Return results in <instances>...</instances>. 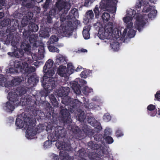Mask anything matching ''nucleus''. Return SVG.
<instances>
[{
    "label": "nucleus",
    "instance_id": "nucleus-1",
    "mask_svg": "<svg viewBox=\"0 0 160 160\" xmlns=\"http://www.w3.org/2000/svg\"><path fill=\"white\" fill-rule=\"evenodd\" d=\"M71 6L70 3L65 0H58L55 4V7L58 11L62 12L60 16L62 28L61 32L65 37L70 36L73 30L72 22L69 20L72 19L73 18H75L74 9L70 11L69 15H66Z\"/></svg>",
    "mask_w": 160,
    "mask_h": 160
},
{
    "label": "nucleus",
    "instance_id": "nucleus-2",
    "mask_svg": "<svg viewBox=\"0 0 160 160\" xmlns=\"http://www.w3.org/2000/svg\"><path fill=\"white\" fill-rule=\"evenodd\" d=\"M8 95L9 101L6 103L5 107L7 112H12L14 110L15 106L21 104L22 106H28V109L32 112L34 116L38 115L41 118V116L38 114L41 110L37 109L36 101L32 100L31 96L27 95L23 98H22L19 99L18 94L15 92H10Z\"/></svg>",
    "mask_w": 160,
    "mask_h": 160
},
{
    "label": "nucleus",
    "instance_id": "nucleus-3",
    "mask_svg": "<svg viewBox=\"0 0 160 160\" xmlns=\"http://www.w3.org/2000/svg\"><path fill=\"white\" fill-rule=\"evenodd\" d=\"M43 71L45 74L41 81L44 90L41 91L40 93L42 97L45 98L56 87L55 81L52 77L55 74V71L53 68L46 69L45 71L43 68Z\"/></svg>",
    "mask_w": 160,
    "mask_h": 160
},
{
    "label": "nucleus",
    "instance_id": "nucleus-4",
    "mask_svg": "<svg viewBox=\"0 0 160 160\" xmlns=\"http://www.w3.org/2000/svg\"><path fill=\"white\" fill-rule=\"evenodd\" d=\"M129 12L127 16L123 18L124 22L127 23L131 22L133 18H134L136 19L134 25L135 27L140 32L145 24V21L147 19L146 18H145V16H141L140 14V12H137V13H136L135 10H131V11Z\"/></svg>",
    "mask_w": 160,
    "mask_h": 160
},
{
    "label": "nucleus",
    "instance_id": "nucleus-5",
    "mask_svg": "<svg viewBox=\"0 0 160 160\" xmlns=\"http://www.w3.org/2000/svg\"><path fill=\"white\" fill-rule=\"evenodd\" d=\"M31 46L26 41H24L21 43L20 49L18 47L13 48V51L9 52L8 55L11 57H15L17 58H20V60H24L25 61H28L29 58L24 56L25 52H28L30 50Z\"/></svg>",
    "mask_w": 160,
    "mask_h": 160
},
{
    "label": "nucleus",
    "instance_id": "nucleus-6",
    "mask_svg": "<svg viewBox=\"0 0 160 160\" xmlns=\"http://www.w3.org/2000/svg\"><path fill=\"white\" fill-rule=\"evenodd\" d=\"M46 130L47 132H51V130L53 132L50 134V136H48L51 138V141L53 142L57 141L60 138L64 137L66 134V131L64 128L60 126H57L56 127H53L51 125H48L46 127Z\"/></svg>",
    "mask_w": 160,
    "mask_h": 160
},
{
    "label": "nucleus",
    "instance_id": "nucleus-7",
    "mask_svg": "<svg viewBox=\"0 0 160 160\" xmlns=\"http://www.w3.org/2000/svg\"><path fill=\"white\" fill-rule=\"evenodd\" d=\"M24 121L25 126L24 129L26 130V135L28 138L32 139L36 134L34 130L36 122L35 117H27L25 118Z\"/></svg>",
    "mask_w": 160,
    "mask_h": 160
},
{
    "label": "nucleus",
    "instance_id": "nucleus-8",
    "mask_svg": "<svg viewBox=\"0 0 160 160\" xmlns=\"http://www.w3.org/2000/svg\"><path fill=\"white\" fill-rule=\"evenodd\" d=\"M21 60V62L17 60L13 61L14 68L20 69L21 72L24 74L28 75L35 71L36 69L34 67L28 66V63L29 62V61Z\"/></svg>",
    "mask_w": 160,
    "mask_h": 160
},
{
    "label": "nucleus",
    "instance_id": "nucleus-9",
    "mask_svg": "<svg viewBox=\"0 0 160 160\" xmlns=\"http://www.w3.org/2000/svg\"><path fill=\"white\" fill-rule=\"evenodd\" d=\"M118 2L117 0H102L99 3V8L101 10L114 14L116 11Z\"/></svg>",
    "mask_w": 160,
    "mask_h": 160
},
{
    "label": "nucleus",
    "instance_id": "nucleus-10",
    "mask_svg": "<svg viewBox=\"0 0 160 160\" xmlns=\"http://www.w3.org/2000/svg\"><path fill=\"white\" fill-rule=\"evenodd\" d=\"M61 98L62 102L65 106H69L68 108L71 112L72 113L75 110H78V108H80V102L77 100H72V98L68 96Z\"/></svg>",
    "mask_w": 160,
    "mask_h": 160
},
{
    "label": "nucleus",
    "instance_id": "nucleus-11",
    "mask_svg": "<svg viewBox=\"0 0 160 160\" xmlns=\"http://www.w3.org/2000/svg\"><path fill=\"white\" fill-rule=\"evenodd\" d=\"M148 5H147L145 7L141 8V9L140 11V14L141 16L144 17L145 16V18H146V21H147L148 17L149 18L152 19L156 17L157 11L155 10V6H151L149 7Z\"/></svg>",
    "mask_w": 160,
    "mask_h": 160
},
{
    "label": "nucleus",
    "instance_id": "nucleus-12",
    "mask_svg": "<svg viewBox=\"0 0 160 160\" xmlns=\"http://www.w3.org/2000/svg\"><path fill=\"white\" fill-rule=\"evenodd\" d=\"M65 107V106L61 105L60 107L61 119L64 125H67V126H68L69 127L70 125L72 122V120L70 118V114L68 110Z\"/></svg>",
    "mask_w": 160,
    "mask_h": 160
},
{
    "label": "nucleus",
    "instance_id": "nucleus-13",
    "mask_svg": "<svg viewBox=\"0 0 160 160\" xmlns=\"http://www.w3.org/2000/svg\"><path fill=\"white\" fill-rule=\"evenodd\" d=\"M113 23L112 22H109L106 24L104 27L105 32L101 34L99 33V38L102 40L110 39L113 33Z\"/></svg>",
    "mask_w": 160,
    "mask_h": 160
},
{
    "label": "nucleus",
    "instance_id": "nucleus-14",
    "mask_svg": "<svg viewBox=\"0 0 160 160\" xmlns=\"http://www.w3.org/2000/svg\"><path fill=\"white\" fill-rule=\"evenodd\" d=\"M105 149L103 148H100L99 154L91 152H89L88 156L91 160H105L104 158H107V155L105 154Z\"/></svg>",
    "mask_w": 160,
    "mask_h": 160
},
{
    "label": "nucleus",
    "instance_id": "nucleus-15",
    "mask_svg": "<svg viewBox=\"0 0 160 160\" xmlns=\"http://www.w3.org/2000/svg\"><path fill=\"white\" fill-rule=\"evenodd\" d=\"M149 2L151 3H155L156 2V0H139L137 2L135 8L138 12H139L141 9V8L145 7L148 5L149 7L151 6L149 5Z\"/></svg>",
    "mask_w": 160,
    "mask_h": 160
},
{
    "label": "nucleus",
    "instance_id": "nucleus-16",
    "mask_svg": "<svg viewBox=\"0 0 160 160\" xmlns=\"http://www.w3.org/2000/svg\"><path fill=\"white\" fill-rule=\"evenodd\" d=\"M68 141L69 142H65L58 141L56 142V145L60 151H64L65 152L69 151L70 150L71 145L69 142L70 141Z\"/></svg>",
    "mask_w": 160,
    "mask_h": 160
},
{
    "label": "nucleus",
    "instance_id": "nucleus-17",
    "mask_svg": "<svg viewBox=\"0 0 160 160\" xmlns=\"http://www.w3.org/2000/svg\"><path fill=\"white\" fill-rule=\"evenodd\" d=\"M71 88L74 93L77 94H80L81 93V86L78 82H73L70 83Z\"/></svg>",
    "mask_w": 160,
    "mask_h": 160
},
{
    "label": "nucleus",
    "instance_id": "nucleus-18",
    "mask_svg": "<svg viewBox=\"0 0 160 160\" xmlns=\"http://www.w3.org/2000/svg\"><path fill=\"white\" fill-rule=\"evenodd\" d=\"M24 80V78L23 77L14 78L11 81L8 82V86L11 87L16 86Z\"/></svg>",
    "mask_w": 160,
    "mask_h": 160
},
{
    "label": "nucleus",
    "instance_id": "nucleus-19",
    "mask_svg": "<svg viewBox=\"0 0 160 160\" xmlns=\"http://www.w3.org/2000/svg\"><path fill=\"white\" fill-rule=\"evenodd\" d=\"M19 32L21 33L22 32L23 35V38L24 39L23 42L24 41H26L28 43V41L27 40H28V38L32 34V32L28 29L27 30L25 28H23V27H20Z\"/></svg>",
    "mask_w": 160,
    "mask_h": 160
},
{
    "label": "nucleus",
    "instance_id": "nucleus-20",
    "mask_svg": "<svg viewBox=\"0 0 160 160\" xmlns=\"http://www.w3.org/2000/svg\"><path fill=\"white\" fill-rule=\"evenodd\" d=\"M148 114L151 117L155 116L157 113V110L155 105L150 104L147 107Z\"/></svg>",
    "mask_w": 160,
    "mask_h": 160
},
{
    "label": "nucleus",
    "instance_id": "nucleus-21",
    "mask_svg": "<svg viewBox=\"0 0 160 160\" xmlns=\"http://www.w3.org/2000/svg\"><path fill=\"white\" fill-rule=\"evenodd\" d=\"M31 116L34 117L33 115H31L28 114L26 115V114H25L23 118L24 119L23 121H24V119L25 118L27 117H30ZM15 124L18 128H21L25 127V123L24 121L23 122L22 120L18 118H17L16 120Z\"/></svg>",
    "mask_w": 160,
    "mask_h": 160
},
{
    "label": "nucleus",
    "instance_id": "nucleus-22",
    "mask_svg": "<svg viewBox=\"0 0 160 160\" xmlns=\"http://www.w3.org/2000/svg\"><path fill=\"white\" fill-rule=\"evenodd\" d=\"M38 38V35L37 34L32 33L30 36L28 40V44L30 45V43L33 44L32 46L34 47H38L37 44V39Z\"/></svg>",
    "mask_w": 160,
    "mask_h": 160
},
{
    "label": "nucleus",
    "instance_id": "nucleus-23",
    "mask_svg": "<svg viewBox=\"0 0 160 160\" xmlns=\"http://www.w3.org/2000/svg\"><path fill=\"white\" fill-rule=\"evenodd\" d=\"M70 91V89L68 87H62V89L58 92V96L61 97L68 96Z\"/></svg>",
    "mask_w": 160,
    "mask_h": 160
},
{
    "label": "nucleus",
    "instance_id": "nucleus-24",
    "mask_svg": "<svg viewBox=\"0 0 160 160\" xmlns=\"http://www.w3.org/2000/svg\"><path fill=\"white\" fill-rule=\"evenodd\" d=\"M39 79L38 77L32 75L28 78L27 82L29 85L35 86L38 82Z\"/></svg>",
    "mask_w": 160,
    "mask_h": 160
},
{
    "label": "nucleus",
    "instance_id": "nucleus-25",
    "mask_svg": "<svg viewBox=\"0 0 160 160\" xmlns=\"http://www.w3.org/2000/svg\"><path fill=\"white\" fill-rule=\"evenodd\" d=\"M19 21L17 20H13L12 21V22H10V25L11 26V24H12V25L11 26V27H10V28H11V31L10 30V31H13L12 30H13V31H15L17 29H19V31L20 29V27H22L21 26H19Z\"/></svg>",
    "mask_w": 160,
    "mask_h": 160
},
{
    "label": "nucleus",
    "instance_id": "nucleus-26",
    "mask_svg": "<svg viewBox=\"0 0 160 160\" xmlns=\"http://www.w3.org/2000/svg\"><path fill=\"white\" fill-rule=\"evenodd\" d=\"M48 28H42L40 29L39 32V36L40 37L46 38L49 36V32Z\"/></svg>",
    "mask_w": 160,
    "mask_h": 160
},
{
    "label": "nucleus",
    "instance_id": "nucleus-27",
    "mask_svg": "<svg viewBox=\"0 0 160 160\" xmlns=\"http://www.w3.org/2000/svg\"><path fill=\"white\" fill-rule=\"evenodd\" d=\"M88 147L89 148L93 150H97L100 152L101 145L96 143H94L92 141H90L88 143Z\"/></svg>",
    "mask_w": 160,
    "mask_h": 160
},
{
    "label": "nucleus",
    "instance_id": "nucleus-28",
    "mask_svg": "<svg viewBox=\"0 0 160 160\" xmlns=\"http://www.w3.org/2000/svg\"><path fill=\"white\" fill-rule=\"evenodd\" d=\"M78 108H78V110H77V111L79 110L78 114V119L80 122L83 121L86 118V115L84 111Z\"/></svg>",
    "mask_w": 160,
    "mask_h": 160
},
{
    "label": "nucleus",
    "instance_id": "nucleus-29",
    "mask_svg": "<svg viewBox=\"0 0 160 160\" xmlns=\"http://www.w3.org/2000/svg\"><path fill=\"white\" fill-rule=\"evenodd\" d=\"M67 68L65 66H60L58 70V74L61 77H64L66 75Z\"/></svg>",
    "mask_w": 160,
    "mask_h": 160
},
{
    "label": "nucleus",
    "instance_id": "nucleus-30",
    "mask_svg": "<svg viewBox=\"0 0 160 160\" xmlns=\"http://www.w3.org/2000/svg\"><path fill=\"white\" fill-rule=\"evenodd\" d=\"M33 0H23L22 5L24 6L29 8H32L34 6Z\"/></svg>",
    "mask_w": 160,
    "mask_h": 160
},
{
    "label": "nucleus",
    "instance_id": "nucleus-31",
    "mask_svg": "<svg viewBox=\"0 0 160 160\" xmlns=\"http://www.w3.org/2000/svg\"><path fill=\"white\" fill-rule=\"evenodd\" d=\"M17 93L16 92V93L18 94V98L19 99H20L22 98H23L25 97H24V98H23V96L22 97L20 98H19V97H21L24 94L26 93L27 92V90L24 87H20L19 88H18L17 89ZM28 95H25L24 96ZM29 96H31L30 95H29Z\"/></svg>",
    "mask_w": 160,
    "mask_h": 160
},
{
    "label": "nucleus",
    "instance_id": "nucleus-32",
    "mask_svg": "<svg viewBox=\"0 0 160 160\" xmlns=\"http://www.w3.org/2000/svg\"><path fill=\"white\" fill-rule=\"evenodd\" d=\"M59 155L62 160H71L68 153L64 151H60Z\"/></svg>",
    "mask_w": 160,
    "mask_h": 160
},
{
    "label": "nucleus",
    "instance_id": "nucleus-33",
    "mask_svg": "<svg viewBox=\"0 0 160 160\" xmlns=\"http://www.w3.org/2000/svg\"><path fill=\"white\" fill-rule=\"evenodd\" d=\"M28 27L29 31L32 33L36 32L38 29V25L34 22L29 23Z\"/></svg>",
    "mask_w": 160,
    "mask_h": 160
},
{
    "label": "nucleus",
    "instance_id": "nucleus-34",
    "mask_svg": "<svg viewBox=\"0 0 160 160\" xmlns=\"http://www.w3.org/2000/svg\"><path fill=\"white\" fill-rule=\"evenodd\" d=\"M85 15L86 18V21L88 22L92 19L94 17V13L92 10L87 11L86 12Z\"/></svg>",
    "mask_w": 160,
    "mask_h": 160
},
{
    "label": "nucleus",
    "instance_id": "nucleus-35",
    "mask_svg": "<svg viewBox=\"0 0 160 160\" xmlns=\"http://www.w3.org/2000/svg\"><path fill=\"white\" fill-rule=\"evenodd\" d=\"M64 62H66L65 58L62 56L60 55L57 56L55 62L56 64L57 65L62 66V65L64 63Z\"/></svg>",
    "mask_w": 160,
    "mask_h": 160
},
{
    "label": "nucleus",
    "instance_id": "nucleus-36",
    "mask_svg": "<svg viewBox=\"0 0 160 160\" xmlns=\"http://www.w3.org/2000/svg\"><path fill=\"white\" fill-rule=\"evenodd\" d=\"M104 11L102 15V18L103 22H106L110 20V16L109 12L108 11Z\"/></svg>",
    "mask_w": 160,
    "mask_h": 160
},
{
    "label": "nucleus",
    "instance_id": "nucleus-37",
    "mask_svg": "<svg viewBox=\"0 0 160 160\" xmlns=\"http://www.w3.org/2000/svg\"><path fill=\"white\" fill-rule=\"evenodd\" d=\"M48 97L54 107H58V103L55 96L53 94L50 95Z\"/></svg>",
    "mask_w": 160,
    "mask_h": 160
},
{
    "label": "nucleus",
    "instance_id": "nucleus-38",
    "mask_svg": "<svg viewBox=\"0 0 160 160\" xmlns=\"http://www.w3.org/2000/svg\"><path fill=\"white\" fill-rule=\"evenodd\" d=\"M89 30H90L88 26H86L84 27L82 31V34L84 39H87L89 38Z\"/></svg>",
    "mask_w": 160,
    "mask_h": 160
},
{
    "label": "nucleus",
    "instance_id": "nucleus-39",
    "mask_svg": "<svg viewBox=\"0 0 160 160\" xmlns=\"http://www.w3.org/2000/svg\"><path fill=\"white\" fill-rule=\"evenodd\" d=\"M52 0H46V2L42 5L43 11L46 12L49 8V6L51 5Z\"/></svg>",
    "mask_w": 160,
    "mask_h": 160
},
{
    "label": "nucleus",
    "instance_id": "nucleus-40",
    "mask_svg": "<svg viewBox=\"0 0 160 160\" xmlns=\"http://www.w3.org/2000/svg\"><path fill=\"white\" fill-rule=\"evenodd\" d=\"M53 63V61L51 59H49L46 62L45 65L43 67V68L45 71L46 69H50L51 68H53L52 66Z\"/></svg>",
    "mask_w": 160,
    "mask_h": 160
},
{
    "label": "nucleus",
    "instance_id": "nucleus-41",
    "mask_svg": "<svg viewBox=\"0 0 160 160\" xmlns=\"http://www.w3.org/2000/svg\"><path fill=\"white\" fill-rule=\"evenodd\" d=\"M11 21L10 19L8 18H4L2 21H0V25L2 27H4L8 26Z\"/></svg>",
    "mask_w": 160,
    "mask_h": 160
},
{
    "label": "nucleus",
    "instance_id": "nucleus-42",
    "mask_svg": "<svg viewBox=\"0 0 160 160\" xmlns=\"http://www.w3.org/2000/svg\"><path fill=\"white\" fill-rule=\"evenodd\" d=\"M77 155L81 158H84L87 154L86 153L84 148H82L79 149L77 153Z\"/></svg>",
    "mask_w": 160,
    "mask_h": 160
},
{
    "label": "nucleus",
    "instance_id": "nucleus-43",
    "mask_svg": "<svg viewBox=\"0 0 160 160\" xmlns=\"http://www.w3.org/2000/svg\"><path fill=\"white\" fill-rule=\"evenodd\" d=\"M91 72V70L87 69L81 72L80 76L81 78H86L90 75Z\"/></svg>",
    "mask_w": 160,
    "mask_h": 160
},
{
    "label": "nucleus",
    "instance_id": "nucleus-44",
    "mask_svg": "<svg viewBox=\"0 0 160 160\" xmlns=\"http://www.w3.org/2000/svg\"><path fill=\"white\" fill-rule=\"evenodd\" d=\"M99 5H96L95 8L93 9V11L94 12L95 17L96 18H98L101 10H99Z\"/></svg>",
    "mask_w": 160,
    "mask_h": 160
},
{
    "label": "nucleus",
    "instance_id": "nucleus-45",
    "mask_svg": "<svg viewBox=\"0 0 160 160\" xmlns=\"http://www.w3.org/2000/svg\"><path fill=\"white\" fill-rule=\"evenodd\" d=\"M19 39L16 36L14 37L13 40L11 42L13 48L17 47H18L19 46Z\"/></svg>",
    "mask_w": 160,
    "mask_h": 160
},
{
    "label": "nucleus",
    "instance_id": "nucleus-46",
    "mask_svg": "<svg viewBox=\"0 0 160 160\" xmlns=\"http://www.w3.org/2000/svg\"><path fill=\"white\" fill-rule=\"evenodd\" d=\"M90 124L92 125V126H94L95 128H94V131L98 133L102 129V127H101L100 123L98 122H97V125L96 126V125H94V124L93 125V123H91V122H90Z\"/></svg>",
    "mask_w": 160,
    "mask_h": 160
},
{
    "label": "nucleus",
    "instance_id": "nucleus-47",
    "mask_svg": "<svg viewBox=\"0 0 160 160\" xmlns=\"http://www.w3.org/2000/svg\"><path fill=\"white\" fill-rule=\"evenodd\" d=\"M68 72L70 74L72 73L75 70V68L72 65V63H69L67 65Z\"/></svg>",
    "mask_w": 160,
    "mask_h": 160
},
{
    "label": "nucleus",
    "instance_id": "nucleus-48",
    "mask_svg": "<svg viewBox=\"0 0 160 160\" xmlns=\"http://www.w3.org/2000/svg\"><path fill=\"white\" fill-rule=\"evenodd\" d=\"M29 19H28L27 17H24L21 21V23L22 26L21 27H23L24 28V27L27 26L29 23Z\"/></svg>",
    "mask_w": 160,
    "mask_h": 160
},
{
    "label": "nucleus",
    "instance_id": "nucleus-49",
    "mask_svg": "<svg viewBox=\"0 0 160 160\" xmlns=\"http://www.w3.org/2000/svg\"><path fill=\"white\" fill-rule=\"evenodd\" d=\"M60 13V12L58 11V9L55 7L54 8H52L50 10L49 14L50 15H53L55 17V15L57 14H58Z\"/></svg>",
    "mask_w": 160,
    "mask_h": 160
},
{
    "label": "nucleus",
    "instance_id": "nucleus-50",
    "mask_svg": "<svg viewBox=\"0 0 160 160\" xmlns=\"http://www.w3.org/2000/svg\"><path fill=\"white\" fill-rule=\"evenodd\" d=\"M92 89L89 88L87 86L84 87L82 89V92L85 95H88L89 93L92 92Z\"/></svg>",
    "mask_w": 160,
    "mask_h": 160
},
{
    "label": "nucleus",
    "instance_id": "nucleus-51",
    "mask_svg": "<svg viewBox=\"0 0 160 160\" xmlns=\"http://www.w3.org/2000/svg\"><path fill=\"white\" fill-rule=\"evenodd\" d=\"M94 140L96 141L102 142L104 140L102 135L100 134H96L93 136Z\"/></svg>",
    "mask_w": 160,
    "mask_h": 160
},
{
    "label": "nucleus",
    "instance_id": "nucleus-52",
    "mask_svg": "<svg viewBox=\"0 0 160 160\" xmlns=\"http://www.w3.org/2000/svg\"><path fill=\"white\" fill-rule=\"evenodd\" d=\"M58 40V38L57 36L52 35L50 38L49 41L48 42H49V44H52L57 42Z\"/></svg>",
    "mask_w": 160,
    "mask_h": 160
},
{
    "label": "nucleus",
    "instance_id": "nucleus-53",
    "mask_svg": "<svg viewBox=\"0 0 160 160\" xmlns=\"http://www.w3.org/2000/svg\"><path fill=\"white\" fill-rule=\"evenodd\" d=\"M14 36L10 34L7 36L5 42L6 44H9L11 43V42L13 40Z\"/></svg>",
    "mask_w": 160,
    "mask_h": 160
},
{
    "label": "nucleus",
    "instance_id": "nucleus-54",
    "mask_svg": "<svg viewBox=\"0 0 160 160\" xmlns=\"http://www.w3.org/2000/svg\"><path fill=\"white\" fill-rule=\"evenodd\" d=\"M72 131L76 134H80L81 132V129L77 126L71 127Z\"/></svg>",
    "mask_w": 160,
    "mask_h": 160
},
{
    "label": "nucleus",
    "instance_id": "nucleus-55",
    "mask_svg": "<svg viewBox=\"0 0 160 160\" xmlns=\"http://www.w3.org/2000/svg\"><path fill=\"white\" fill-rule=\"evenodd\" d=\"M48 48L51 52L58 53L59 52V49L53 46H48Z\"/></svg>",
    "mask_w": 160,
    "mask_h": 160
},
{
    "label": "nucleus",
    "instance_id": "nucleus-56",
    "mask_svg": "<svg viewBox=\"0 0 160 160\" xmlns=\"http://www.w3.org/2000/svg\"><path fill=\"white\" fill-rule=\"evenodd\" d=\"M135 34V31L133 29H129L128 33V35L130 38L133 37Z\"/></svg>",
    "mask_w": 160,
    "mask_h": 160
},
{
    "label": "nucleus",
    "instance_id": "nucleus-57",
    "mask_svg": "<svg viewBox=\"0 0 160 160\" xmlns=\"http://www.w3.org/2000/svg\"><path fill=\"white\" fill-rule=\"evenodd\" d=\"M54 18L53 15H50L49 14L47 15V18L46 19V22L47 24L51 23H52V19Z\"/></svg>",
    "mask_w": 160,
    "mask_h": 160
},
{
    "label": "nucleus",
    "instance_id": "nucleus-58",
    "mask_svg": "<svg viewBox=\"0 0 160 160\" xmlns=\"http://www.w3.org/2000/svg\"><path fill=\"white\" fill-rule=\"evenodd\" d=\"M90 126L87 125H85L82 127V131L86 134L88 132H89L90 129Z\"/></svg>",
    "mask_w": 160,
    "mask_h": 160
},
{
    "label": "nucleus",
    "instance_id": "nucleus-59",
    "mask_svg": "<svg viewBox=\"0 0 160 160\" xmlns=\"http://www.w3.org/2000/svg\"><path fill=\"white\" fill-rule=\"evenodd\" d=\"M103 118L105 122H108L111 120V116L108 113H106L104 114Z\"/></svg>",
    "mask_w": 160,
    "mask_h": 160
},
{
    "label": "nucleus",
    "instance_id": "nucleus-60",
    "mask_svg": "<svg viewBox=\"0 0 160 160\" xmlns=\"http://www.w3.org/2000/svg\"><path fill=\"white\" fill-rule=\"evenodd\" d=\"M105 140L107 143L109 144L112 143L113 142L112 138L111 136H107L105 138Z\"/></svg>",
    "mask_w": 160,
    "mask_h": 160
},
{
    "label": "nucleus",
    "instance_id": "nucleus-61",
    "mask_svg": "<svg viewBox=\"0 0 160 160\" xmlns=\"http://www.w3.org/2000/svg\"><path fill=\"white\" fill-rule=\"evenodd\" d=\"M93 2V0H85L84 6L85 7H88L90 6Z\"/></svg>",
    "mask_w": 160,
    "mask_h": 160
},
{
    "label": "nucleus",
    "instance_id": "nucleus-62",
    "mask_svg": "<svg viewBox=\"0 0 160 160\" xmlns=\"http://www.w3.org/2000/svg\"><path fill=\"white\" fill-rule=\"evenodd\" d=\"M94 132L95 131H94V129L93 130L90 129L89 132H88L86 135L88 137H91L92 136H94Z\"/></svg>",
    "mask_w": 160,
    "mask_h": 160
},
{
    "label": "nucleus",
    "instance_id": "nucleus-63",
    "mask_svg": "<svg viewBox=\"0 0 160 160\" xmlns=\"http://www.w3.org/2000/svg\"><path fill=\"white\" fill-rule=\"evenodd\" d=\"M50 139H51V138L50 137ZM52 142L51 140V141L49 140H47L45 141L43 144V146L44 147H46L47 148L48 147L50 146L51 144V142Z\"/></svg>",
    "mask_w": 160,
    "mask_h": 160
},
{
    "label": "nucleus",
    "instance_id": "nucleus-64",
    "mask_svg": "<svg viewBox=\"0 0 160 160\" xmlns=\"http://www.w3.org/2000/svg\"><path fill=\"white\" fill-rule=\"evenodd\" d=\"M155 98L156 100L160 102V91H159L157 92L155 95Z\"/></svg>",
    "mask_w": 160,
    "mask_h": 160
}]
</instances>
